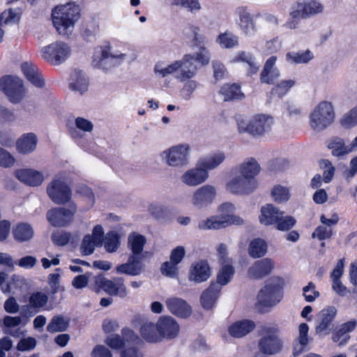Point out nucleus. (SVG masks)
<instances>
[{
	"label": "nucleus",
	"instance_id": "1",
	"mask_svg": "<svg viewBox=\"0 0 357 357\" xmlns=\"http://www.w3.org/2000/svg\"><path fill=\"white\" fill-rule=\"evenodd\" d=\"M198 68L195 63L194 56L188 54L180 60H176L167 66L162 63H157L154 66V73L160 77H165L174 75L180 82H184L195 77L197 73Z\"/></svg>",
	"mask_w": 357,
	"mask_h": 357
},
{
	"label": "nucleus",
	"instance_id": "2",
	"mask_svg": "<svg viewBox=\"0 0 357 357\" xmlns=\"http://www.w3.org/2000/svg\"><path fill=\"white\" fill-rule=\"evenodd\" d=\"M79 16V8L74 3L58 6L52 13L54 26L61 36H68L73 32Z\"/></svg>",
	"mask_w": 357,
	"mask_h": 357
},
{
	"label": "nucleus",
	"instance_id": "3",
	"mask_svg": "<svg viewBox=\"0 0 357 357\" xmlns=\"http://www.w3.org/2000/svg\"><path fill=\"white\" fill-rule=\"evenodd\" d=\"M235 207L231 203H224L219 207L220 215H213L201 220L198 224L200 229H219L230 225H241L244 223L242 218L233 215Z\"/></svg>",
	"mask_w": 357,
	"mask_h": 357
},
{
	"label": "nucleus",
	"instance_id": "4",
	"mask_svg": "<svg viewBox=\"0 0 357 357\" xmlns=\"http://www.w3.org/2000/svg\"><path fill=\"white\" fill-rule=\"evenodd\" d=\"M238 129L240 132H248L253 136H261L271 130L273 118L267 114H256L250 119L243 116L236 118Z\"/></svg>",
	"mask_w": 357,
	"mask_h": 357
},
{
	"label": "nucleus",
	"instance_id": "5",
	"mask_svg": "<svg viewBox=\"0 0 357 357\" xmlns=\"http://www.w3.org/2000/svg\"><path fill=\"white\" fill-rule=\"evenodd\" d=\"M335 112L332 104L328 101H322L317 105L310 116L311 128L320 132L329 126L334 121Z\"/></svg>",
	"mask_w": 357,
	"mask_h": 357
},
{
	"label": "nucleus",
	"instance_id": "6",
	"mask_svg": "<svg viewBox=\"0 0 357 357\" xmlns=\"http://www.w3.org/2000/svg\"><path fill=\"white\" fill-rule=\"evenodd\" d=\"M283 297L282 287L273 280L268 281L257 296V305L263 307H272L279 303Z\"/></svg>",
	"mask_w": 357,
	"mask_h": 357
},
{
	"label": "nucleus",
	"instance_id": "7",
	"mask_svg": "<svg viewBox=\"0 0 357 357\" xmlns=\"http://www.w3.org/2000/svg\"><path fill=\"white\" fill-rule=\"evenodd\" d=\"M190 147L188 144L172 146L160 153L162 161L172 167L186 165Z\"/></svg>",
	"mask_w": 357,
	"mask_h": 357
},
{
	"label": "nucleus",
	"instance_id": "8",
	"mask_svg": "<svg viewBox=\"0 0 357 357\" xmlns=\"http://www.w3.org/2000/svg\"><path fill=\"white\" fill-rule=\"evenodd\" d=\"M40 53L42 58L46 61L53 65H59L70 56L71 48L64 42L56 41L43 47Z\"/></svg>",
	"mask_w": 357,
	"mask_h": 357
},
{
	"label": "nucleus",
	"instance_id": "9",
	"mask_svg": "<svg viewBox=\"0 0 357 357\" xmlns=\"http://www.w3.org/2000/svg\"><path fill=\"white\" fill-rule=\"evenodd\" d=\"M0 90L3 91L13 103L22 101L26 93L22 79L10 75L0 79Z\"/></svg>",
	"mask_w": 357,
	"mask_h": 357
},
{
	"label": "nucleus",
	"instance_id": "10",
	"mask_svg": "<svg viewBox=\"0 0 357 357\" xmlns=\"http://www.w3.org/2000/svg\"><path fill=\"white\" fill-rule=\"evenodd\" d=\"M324 6L315 0L295 2L291 7L290 16L294 19H308L323 13Z\"/></svg>",
	"mask_w": 357,
	"mask_h": 357
},
{
	"label": "nucleus",
	"instance_id": "11",
	"mask_svg": "<svg viewBox=\"0 0 357 357\" xmlns=\"http://www.w3.org/2000/svg\"><path fill=\"white\" fill-rule=\"evenodd\" d=\"M47 192L51 200L56 204H63L70 200L71 190L61 176H56L47 185Z\"/></svg>",
	"mask_w": 357,
	"mask_h": 357
},
{
	"label": "nucleus",
	"instance_id": "12",
	"mask_svg": "<svg viewBox=\"0 0 357 357\" xmlns=\"http://www.w3.org/2000/svg\"><path fill=\"white\" fill-rule=\"evenodd\" d=\"M93 282L97 291L102 289L110 296L125 298L128 294L123 279L121 278L108 280L102 275H97L93 278Z\"/></svg>",
	"mask_w": 357,
	"mask_h": 357
},
{
	"label": "nucleus",
	"instance_id": "13",
	"mask_svg": "<svg viewBox=\"0 0 357 357\" xmlns=\"http://www.w3.org/2000/svg\"><path fill=\"white\" fill-rule=\"evenodd\" d=\"M282 342L277 335V329L266 327L263 328L261 337L259 341V351L266 355L278 353L282 348Z\"/></svg>",
	"mask_w": 357,
	"mask_h": 357
},
{
	"label": "nucleus",
	"instance_id": "14",
	"mask_svg": "<svg viewBox=\"0 0 357 357\" xmlns=\"http://www.w3.org/2000/svg\"><path fill=\"white\" fill-rule=\"evenodd\" d=\"M76 211V205L74 203H70L68 208L59 207L48 211L47 218L54 227H65L73 221Z\"/></svg>",
	"mask_w": 357,
	"mask_h": 357
},
{
	"label": "nucleus",
	"instance_id": "15",
	"mask_svg": "<svg viewBox=\"0 0 357 357\" xmlns=\"http://www.w3.org/2000/svg\"><path fill=\"white\" fill-rule=\"evenodd\" d=\"M235 15L236 23L241 31L248 36H253L257 31L256 19L259 16L251 13L244 6L238 7L235 10Z\"/></svg>",
	"mask_w": 357,
	"mask_h": 357
},
{
	"label": "nucleus",
	"instance_id": "16",
	"mask_svg": "<svg viewBox=\"0 0 357 357\" xmlns=\"http://www.w3.org/2000/svg\"><path fill=\"white\" fill-rule=\"evenodd\" d=\"M257 187L256 180L247 178L241 175L231 178L226 184V189L234 195H248L252 193Z\"/></svg>",
	"mask_w": 357,
	"mask_h": 357
},
{
	"label": "nucleus",
	"instance_id": "17",
	"mask_svg": "<svg viewBox=\"0 0 357 357\" xmlns=\"http://www.w3.org/2000/svg\"><path fill=\"white\" fill-rule=\"evenodd\" d=\"M126 57V54H116L111 52L110 46H106L101 50L98 59L94 58L93 63L95 67L107 70L113 66L120 64Z\"/></svg>",
	"mask_w": 357,
	"mask_h": 357
},
{
	"label": "nucleus",
	"instance_id": "18",
	"mask_svg": "<svg viewBox=\"0 0 357 357\" xmlns=\"http://www.w3.org/2000/svg\"><path fill=\"white\" fill-rule=\"evenodd\" d=\"M215 196V188L211 185H204L193 192L192 204L197 208L207 206L213 203Z\"/></svg>",
	"mask_w": 357,
	"mask_h": 357
},
{
	"label": "nucleus",
	"instance_id": "19",
	"mask_svg": "<svg viewBox=\"0 0 357 357\" xmlns=\"http://www.w3.org/2000/svg\"><path fill=\"white\" fill-rule=\"evenodd\" d=\"M209 177L208 173L196 163L181 176V182L188 187H196L204 183Z\"/></svg>",
	"mask_w": 357,
	"mask_h": 357
},
{
	"label": "nucleus",
	"instance_id": "20",
	"mask_svg": "<svg viewBox=\"0 0 357 357\" xmlns=\"http://www.w3.org/2000/svg\"><path fill=\"white\" fill-rule=\"evenodd\" d=\"M157 325L160 335V342L162 339H174L178 335L179 326L175 319L170 316L160 317L157 322Z\"/></svg>",
	"mask_w": 357,
	"mask_h": 357
},
{
	"label": "nucleus",
	"instance_id": "21",
	"mask_svg": "<svg viewBox=\"0 0 357 357\" xmlns=\"http://www.w3.org/2000/svg\"><path fill=\"white\" fill-rule=\"evenodd\" d=\"M275 267V263L270 258L257 260L249 268L248 274L250 278L261 279L269 275Z\"/></svg>",
	"mask_w": 357,
	"mask_h": 357
},
{
	"label": "nucleus",
	"instance_id": "22",
	"mask_svg": "<svg viewBox=\"0 0 357 357\" xmlns=\"http://www.w3.org/2000/svg\"><path fill=\"white\" fill-rule=\"evenodd\" d=\"M211 271L208 262L199 260L192 264L188 278L190 281L201 283L206 281L211 276Z\"/></svg>",
	"mask_w": 357,
	"mask_h": 357
},
{
	"label": "nucleus",
	"instance_id": "23",
	"mask_svg": "<svg viewBox=\"0 0 357 357\" xmlns=\"http://www.w3.org/2000/svg\"><path fill=\"white\" fill-rule=\"evenodd\" d=\"M336 309L329 307L323 309L318 315V323L316 326V332L319 334H328L333 328L332 322L336 315Z\"/></svg>",
	"mask_w": 357,
	"mask_h": 357
},
{
	"label": "nucleus",
	"instance_id": "24",
	"mask_svg": "<svg viewBox=\"0 0 357 357\" xmlns=\"http://www.w3.org/2000/svg\"><path fill=\"white\" fill-rule=\"evenodd\" d=\"M165 303L168 310L178 317L187 318L191 314L190 306L180 298H169L166 300Z\"/></svg>",
	"mask_w": 357,
	"mask_h": 357
},
{
	"label": "nucleus",
	"instance_id": "25",
	"mask_svg": "<svg viewBox=\"0 0 357 357\" xmlns=\"http://www.w3.org/2000/svg\"><path fill=\"white\" fill-rule=\"evenodd\" d=\"M26 323L27 320L22 319L21 317L6 315L1 320L0 326L6 333L18 337L22 335V332L17 327L21 324L26 325Z\"/></svg>",
	"mask_w": 357,
	"mask_h": 357
},
{
	"label": "nucleus",
	"instance_id": "26",
	"mask_svg": "<svg viewBox=\"0 0 357 357\" xmlns=\"http://www.w3.org/2000/svg\"><path fill=\"white\" fill-rule=\"evenodd\" d=\"M277 57L271 56L265 63L260 75V80L262 83L273 84L280 77L279 70L275 67Z\"/></svg>",
	"mask_w": 357,
	"mask_h": 357
},
{
	"label": "nucleus",
	"instance_id": "27",
	"mask_svg": "<svg viewBox=\"0 0 357 357\" xmlns=\"http://www.w3.org/2000/svg\"><path fill=\"white\" fill-rule=\"evenodd\" d=\"M89 79L86 74L81 70H74L70 75L69 88L80 95L89 89Z\"/></svg>",
	"mask_w": 357,
	"mask_h": 357
},
{
	"label": "nucleus",
	"instance_id": "28",
	"mask_svg": "<svg viewBox=\"0 0 357 357\" xmlns=\"http://www.w3.org/2000/svg\"><path fill=\"white\" fill-rule=\"evenodd\" d=\"M225 154L222 151L210 153L200 158L197 163L208 173L218 168L225 160Z\"/></svg>",
	"mask_w": 357,
	"mask_h": 357
},
{
	"label": "nucleus",
	"instance_id": "29",
	"mask_svg": "<svg viewBox=\"0 0 357 357\" xmlns=\"http://www.w3.org/2000/svg\"><path fill=\"white\" fill-rule=\"evenodd\" d=\"M122 336L116 334L110 335L107 337L105 343L113 349H119L123 347L126 342L137 339L134 332L128 328L122 330Z\"/></svg>",
	"mask_w": 357,
	"mask_h": 357
},
{
	"label": "nucleus",
	"instance_id": "30",
	"mask_svg": "<svg viewBox=\"0 0 357 357\" xmlns=\"http://www.w3.org/2000/svg\"><path fill=\"white\" fill-rule=\"evenodd\" d=\"M220 291L221 287L218 284L211 283L201 296L202 307L206 310L212 309L220 296Z\"/></svg>",
	"mask_w": 357,
	"mask_h": 357
},
{
	"label": "nucleus",
	"instance_id": "31",
	"mask_svg": "<svg viewBox=\"0 0 357 357\" xmlns=\"http://www.w3.org/2000/svg\"><path fill=\"white\" fill-rule=\"evenodd\" d=\"M67 128L70 136L73 139H78L82 137V135L77 130L83 132H91L93 129V124L86 119L77 117L75 119L74 123L68 122Z\"/></svg>",
	"mask_w": 357,
	"mask_h": 357
},
{
	"label": "nucleus",
	"instance_id": "32",
	"mask_svg": "<svg viewBox=\"0 0 357 357\" xmlns=\"http://www.w3.org/2000/svg\"><path fill=\"white\" fill-rule=\"evenodd\" d=\"M144 269V265L139 261L138 256H130L128 262L121 264L116 268L117 273L129 275H138Z\"/></svg>",
	"mask_w": 357,
	"mask_h": 357
},
{
	"label": "nucleus",
	"instance_id": "33",
	"mask_svg": "<svg viewBox=\"0 0 357 357\" xmlns=\"http://www.w3.org/2000/svg\"><path fill=\"white\" fill-rule=\"evenodd\" d=\"M16 176L21 182L30 186L40 185L43 181V174L31 169H20L16 172Z\"/></svg>",
	"mask_w": 357,
	"mask_h": 357
},
{
	"label": "nucleus",
	"instance_id": "34",
	"mask_svg": "<svg viewBox=\"0 0 357 357\" xmlns=\"http://www.w3.org/2000/svg\"><path fill=\"white\" fill-rule=\"evenodd\" d=\"M21 68L24 76L33 85L38 88L44 86V79L36 66L31 63H24Z\"/></svg>",
	"mask_w": 357,
	"mask_h": 357
},
{
	"label": "nucleus",
	"instance_id": "35",
	"mask_svg": "<svg viewBox=\"0 0 357 357\" xmlns=\"http://www.w3.org/2000/svg\"><path fill=\"white\" fill-rule=\"evenodd\" d=\"M140 334L147 342L155 343L160 342V335L157 324L149 321H144L139 328Z\"/></svg>",
	"mask_w": 357,
	"mask_h": 357
},
{
	"label": "nucleus",
	"instance_id": "36",
	"mask_svg": "<svg viewBox=\"0 0 357 357\" xmlns=\"http://www.w3.org/2000/svg\"><path fill=\"white\" fill-rule=\"evenodd\" d=\"M284 212L278 210L272 204H266L261 208V215L259 221L264 225H275L280 215H283Z\"/></svg>",
	"mask_w": 357,
	"mask_h": 357
},
{
	"label": "nucleus",
	"instance_id": "37",
	"mask_svg": "<svg viewBox=\"0 0 357 357\" xmlns=\"http://www.w3.org/2000/svg\"><path fill=\"white\" fill-rule=\"evenodd\" d=\"M327 146L331 151L332 155L339 158H342L351 153L349 145H346L344 140L338 137L331 138Z\"/></svg>",
	"mask_w": 357,
	"mask_h": 357
},
{
	"label": "nucleus",
	"instance_id": "38",
	"mask_svg": "<svg viewBox=\"0 0 357 357\" xmlns=\"http://www.w3.org/2000/svg\"><path fill=\"white\" fill-rule=\"evenodd\" d=\"M38 139L33 133L23 135L17 142V151L23 154L29 153L36 149Z\"/></svg>",
	"mask_w": 357,
	"mask_h": 357
},
{
	"label": "nucleus",
	"instance_id": "39",
	"mask_svg": "<svg viewBox=\"0 0 357 357\" xmlns=\"http://www.w3.org/2000/svg\"><path fill=\"white\" fill-rule=\"evenodd\" d=\"M255 327L253 321L249 320H243L236 321L229 328V334L234 337H241L250 331Z\"/></svg>",
	"mask_w": 357,
	"mask_h": 357
},
{
	"label": "nucleus",
	"instance_id": "40",
	"mask_svg": "<svg viewBox=\"0 0 357 357\" xmlns=\"http://www.w3.org/2000/svg\"><path fill=\"white\" fill-rule=\"evenodd\" d=\"M259 171L260 167L253 158L244 161L238 167L240 175L252 180H256L255 177L259 174Z\"/></svg>",
	"mask_w": 357,
	"mask_h": 357
},
{
	"label": "nucleus",
	"instance_id": "41",
	"mask_svg": "<svg viewBox=\"0 0 357 357\" xmlns=\"http://www.w3.org/2000/svg\"><path fill=\"white\" fill-rule=\"evenodd\" d=\"M14 238L19 242L28 241L33 236V229L28 223L21 222L13 229Z\"/></svg>",
	"mask_w": 357,
	"mask_h": 357
},
{
	"label": "nucleus",
	"instance_id": "42",
	"mask_svg": "<svg viewBox=\"0 0 357 357\" xmlns=\"http://www.w3.org/2000/svg\"><path fill=\"white\" fill-rule=\"evenodd\" d=\"M146 242V239L143 235L131 233L128 236V243L132 252V256H138L142 252Z\"/></svg>",
	"mask_w": 357,
	"mask_h": 357
},
{
	"label": "nucleus",
	"instance_id": "43",
	"mask_svg": "<svg viewBox=\"0 0 357 357\" xmlns=\"http://www.w3.org/2000/svg\"><path fill=\"white\" fill-rule=\"evenodd\" d=\"M267 252V244L261 238L252 240L248 248V253L252 258H259L264 256Z\"/></svg>",
	"mask_w": 357,
	"mask_h": 357
},
{
	"label": "nucleus",
	"instance_id": "44",
	"mask_svg": "<svg viewBox=\"0 0 357 357\" xmlns=\"http://www.w3.org/2000/svg\"><path fill=\"white\" fill-rule=\"evenodd\" d=\"M69 326V319L62 315L52 317L47 326V331L51 333L66 331Z\"/></svg>",
	"mask_w": 357,
	"mask_h": 357
},
{
	"label": "nucleus",
	"instance_id": "45",
	"mask_svg": "<svg viewBox=\"0 0 357 357\" xmlns=\"http://www.w3.org/2000/svg\"><path fill=\"white\" fill-rule=\"evenodd\" d=\"M287 60L294 63H307L314 59V54L309 50L291 52L286 55Z\"/></svg>",
	"mask_w": 357,
	"mask_h": 357
},
{
	"label": "nucleus",
	"instance_id": "46",
	"mask_svg": "<svg viewBox=\"0 0 357 357\" xmlns=\"http://www.w3.org/2000/svg\"><path fill=\"white\" fill-rule=\"evenodd\" d=\"M220 93L224 96L225 100L242 99L244 96L240 86L236 84H225L221 88Z\"/></svg>",
	"mask_w": 357,
	"mask_h": 357
},
{
	"label": "nucleus",
	"instance_id": "47",
	"mask_svg": "<svg viewBox=\"0 0 357 357\" xmlns=\"http://www.w3.org/2000/svg\"><path fill=\"white\" fill-rule=\"evenodd\" d=\"M234 61H242L246 63L248 66V71L250 75L257 73L259 67V65L255 61V59L252 55L246 52H241L238 53L234 59Z\"/></svg>",
	"mask_w": 357,
	"mask_h": 357
},
{
	"label": "nucleus",
	"instance_id": "48",
	"mask_svg": "<svg viewBox=\"0 0 357 357\" xmlns=\"http://www.w3.org/2000/svg\"><path fill=\"white\" fill-rule=\"evenodd\" d=\"M234 274V268L231 265H224L218 273L215 284H218L221 287L226 285L231 281Z\"/></svg>",
	"mask_w": 357,
	"mask_h": 357
},
{
	"label": "nucleus",
	"instance_id": "49",
	"mask_svg": "<svg viewBox=\"0 0 357 357\" xmlns=\"http://www.w3.org/2000/svg\"><path fill=\"white\" fill-rule=\"evenodd\" d=\"M217 42L222 47L231 48L238 44V38L230 32H225L218 37Z\"/></svg>",
	"mask_w": 357,
	"mask_h": 357
},
{
	"label": "nucleus",
	"instance_id": "50",
	"mask_svg": "<svg viewBox=\"0 0 357 357\" xmlns=\"http://www.w3.org/2000/svg\"><path fill=\"white\" fill-rule=\"evenodd\" d=\"M120 245L119 236L114 231L107 234L105 238V248L109 252H116Z\"/></svg>",
	"mask_w": 357,
	"mask_h": 357
},
{
	"label": "nucleus",
	"instance_id": "51",
	"mask_svg": "<svg viewBox=\"0 0 357 357\" xmlns=\"http://www.w3.org/2000/svg\"><path fill=\"white\" fill-rule=\"evenodd\" d=\"M296 220L294 217L290 215L284 216L283 214L280 215L275 225L277 229L280 231H288L296 225Z\"/></svg>",
	"mask_w": 357,
	"mask_h": 357
},
{
	"label": "nucleus",
	"instance_id": "52",
	"mask_svg": "<svg viewBox=\"0 0 357 357\" xmlns=\"http://www.w3.org/2000/svg\"><path fill=\"white\" fill-rule=\"evenodd\" d=\"M340 123L346 128L357 126V105L342 116Z\"/></svg>",
	"mask_w": 357,
	"mask_h": 357
},
{
	"label": "nucleus",
	"instance_id": "53",
	"mask_svg": "<svg viewBox=\"0 0 357 357\" xmlns=\"http://www.w3.org/2000/svg\"><path fill=\"white\" fill-rule=\"evenodd\" d=\"M100 243H96L94 240L92 239L91 235H86L82 242L80 250L83 255H91L96 247L100 246Z\"/></svg>",
	"mask_w": 357,
	"mask_h": 357
},
{
	"label": "nucleus",
	"instance_id": "54",
	"mask_svg": "<svg viewBox=\"0 0 357 357\" xmlns=\"http://www.w3.org/2000/svg\"><path fill=\"white\" fill-rule=\"evenodd\" d=\"M199 83L193 79H188L185 81L183 88L181 89V93L183 99L189 100L192 97V94L196 89L198 87Z\"/></svg>",
	"mask_w": 357,
	"mask_h": 357
},
{
	"label": "nucleus",
	"instance_id": "55",
	"mask_svg": "<svg viewBox=\"0 0 357 357\" xmlns=\"http://www.w3.org/2000/svg\"><path fill=\"white\" fill-rule=\"evenodd\" d=\"M271 195L273 199L277 202H286L289 199V190L282 185H275L272 191Z\"/></svg>",
	"mask_w": 357,
	"mask_h": 357
},
{
	"label": "nucleus",
	"instance_id": "56",
	"mask_svg": "<svg viewBox=\"0 0 357 357\" xmlns=\"http://www.w3.org/2000/svg\"><path fill=\"white\" fill-rule=\"evenodd\" d=\"M48 301L47 296L43 292L33 293L29 298V303L35 308H40L46 305Z\"/></svg>",
	"mask_w": 357,
	"mask_h": 357
},
{
	"label": "nucleus",
	"instance_id": "57",
	"mask_svg": "<svg viewBox=\"0 0 357 357\" xmlns=\"http://www.w3.org/2000/svg\"><path fill=\"white\" fill-rule=\"evenodd\" d=\"M295 82L292 79L284 80L277 84L272 90V93L281 97L294 85Z\"/></svg>",
	"mask_w": 357,
	"mask_h": 357
},
{
	"label": "nucleus",
	"instance_id": "58",
	"mask_svg": "<svg viewBox=\"0 0 357 357\" xmlns=\"http://www.w3.org/2000/svg\"><path fill=\"white\" fill-rule=\"evenodd\" d=\"M160 271L162 275L171 278H176L178 274L177 264H174L171 261L164 262L161 266Z\"/></svg>",
	"mask_w": 357,
	"mask_h": 357
},
{
	"label": "nucleus",
	"instance_id": "59",
	"mask_svg": "<svg viewBox=\"0 0 357 357\" xmlns=\"http://www.w3.org/2000/svg\"><path fill=\"white\" fill-rule=\"evenodd\" d=\"M303 295L307 302L311 303L319 296V292L315 289V284L310 282L303 288Z\"/></svg>",
	"mask_w": 357,
	"mask_h": 357
},
{
	"label": "nucleus",
	"instance_id": "60",
	"mask_svg": "<svg viewBox=\"0 0 357 357\" xmlns=\"http://www.w3.org/2000/svg\"><path fill=\"white\" fill-rule=\"evenodd\" d=\"M333 235L332 228L326 226H318L312 234V238H317L320 241L328 239Z\"/></svg>",
	"mask_w": 357,
	"mask_h": 357
},
{
	"label": "nucleus",
	"instance_id": "61",
	"mask_svg": "<svg viewBox=\"0 0 357 357\" xmlns=\"http://www.w3.org/2000/svg\"><path fill=\"white\" fill-rule=\"evenodd\" d=\"M19 20L17 12L13 9L3 11L0 16V24H13Z\"/></svg>",
	"mask_w": 357,
	"mask_h": 357
},
{
	"label": "nucleus",
	"instance_id": "62",
	"mask_svg": "<svg viewBox=\"0 0 357 357\" xmlns=\"http://www.w3.org/2000/svg\"><path fill=\"white\" fill-rule=\"evenodd\" d=\"M36 346V340L34 337H29L22 339L17 345L19 351H24L33 349Z\"/></svg>",
	"mask_w": 357,
	"mask_h": 357
},
{
	"label": "nucleus",
	"instance_id": "63",
	"mask_svg": "<svg viewBox=\"0 0 357 357\" xmlns=\"http://www.w3.org/2000/svg\"><path fill=\"white\" fill-rule=\"evenodd\" d=\"M185 255V250L183 246L179 245L173 249L170 254V261L174 264L181 263Z\"/></svg>",
	"mask_w": 357,
	"mask_h": 357
},
{
	"label": "nucleus",
	"instance_id": "64",
	"mask_svg": "<svg viewBox=\"0 0 357 357\" xmlns=\"http://www.w3.org/2000/svg\"><path fill=\"white\" fill-rule=\"evenodd\" d=\"M195 61L200 63L202 66L207 65L210 61V54L206 48L201 47L198 52L192 54Z\"/></svg>",
	"mask_w": 357,
	"mask_h": 357
}]
</instances>
